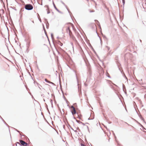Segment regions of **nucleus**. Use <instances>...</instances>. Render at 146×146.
Segmentation results:
<instances>
[{
	"instance_id": "1a4fd4ad",
	"label": "nucleus",
	"mask_w": 146,
	"mask_h": 146,
	"mask_svg": "<svg viewBox=\"0 0 146 146\" xmlns=\"http://www.w3.org/2000/svg\"><path fill=\"white\" fill-rule=\"evenodd\" d=\"M0 117H1V118L2 119L3 121L4 122V123L5 124L7 125V126H8V125L5 122V121H4V119L1 117L0 116Z\"/></svg>"
},
{
	"instance_id": "ddd939ff",
	"label": "nucleus",
	"mask_w": 146,
	"mask_h": 146,
	"mask_svg": "<svg viewBox=\"0 0 146 146\" xmlns=\"http://www.w3.org/2000/svg\"><path fill=\"white\" fill-rule=\"evenodd\" d=\"M122 2L123 3V6L125 3V0H122Z\"/></svg>"
},
{
	"instance_id": "4468645a",
	"label": "nucleus",
	"mask_w": 146,
	"mask_h": 146,
	"mask_svg": "<svg viewBox=\"0 0 146 146\" xmlns=\"http://www.w3.org/2000/svg\"><path fill=\"white\" fill-rule=\"evenodd\" d=\"M51 37L52 39H53V38H54V36H53V34L51 33Z\"/></svg>"
},
{
	"instance_id": "473e14b6",
	"label": "nucleus",
	"mask_w": 146,
	"mask_h": 146,
	"mask_svg": "<svg viewBox=\"0 0 146 146\" xmlns=\"http://www.w3.org/2000/svg\"><path fill=\"white\" fill-rule=\"evenodd\" d=\"M71 128V129H72V130H74V129H73L72 128Z\"/></svg>"
},
{
	"instance_id": "20e7f679",
	"label": "nucleus",
	"mask_w": 146,
	"mask_h": 146,
	"mask_svg": "<svg viewBox=\"0 0 146 146\" xmlns=\"http://www.w3.org/2000/svg\"><path fill=\"white\" fill-rule=\"evenodd\" d=\"M53 5L55 9L58 12L60 13H61V12L57 8V7H56L54 3V2H53Z\"/></svg>"
},
{
	"instance_id": "4be33fe9",
	"label": "nucleus",
	"mask_w": 146,
	"mask_h": 146,
	"mask_svg": "<svg viewBox=\"0 0 146 146\" xmlns=\"http://www.w3.org/2000/svg\"><path fill=\"white\" fill-rule=\"evenodd\" d=\"M16 143L19 144L20 145H21V144H20V143H19L18 142H17Z\"/></svg>"
},
{
	"instance_id": "f3484780",
	"label": "nucleus",
	"mask_w": 146,
	"mask_h": 146,
	"mask_svg": "<svg viewBox=\"0 0 146 146\" xmlns=\"http://www.w3.org/2000/svg\"><path fill=\"white\" fill-rule=\"evenodd\" d=\"M69 33V36H70L71 37V34H72V32L71 31V32H70V33Z\"/></svg>"
},
{
	"instance_id": "6e6552de",
	"label": "nucleus",
	"mask_w": 146,
	"mask_h": 146,
	"mask_svg": "<svg viewBox=\"0 0 146 146\" xmlns=\"http://www.w3.org/2000/svg\"><path fill=\"white\" fill-rule=\"evenodd\" d=\"M58 44L60 45L61 46H62L63 44L60 41H58Z\"/></svg>"
},
{
	"instance_id": "c9c22d12",
	"label": "nucleus",
	"mask_w": 146,
	"mask_h": 146,
	"mask_svg": "<svg viewBox=\"0 0 146 146\" xmlns=\"http://www.w3.org/2000/svg\"><path fill=\"white\" fill-rule=\"evenodd\" d=\"M82 123V124H83V125H84V124L83 123H82H82Z\"/></svg>"
},
{
	"instance_id": "72a5a7b5",
	"label": "nucleus",
	"mask_w": 146,
	"mask_h": 146,
	"mask_svg": "<svg viewBox=\"0 0 146 146\" xmlns=\"http://www.w3.org/2000/svg\"><path fill=\"white\" fill-rule=\"evenodd\" d=\"M32 22H33V23H34V22L33 21H32Z\"/></svg>"
},
{
	"instance_id": "dca6fc26",
	"label": "nucleus",
	"mask_w": 146,
	"mask_h": 146,
	"mask_svg": "<svg viewBox=\"0 0 146 146\" xmlns=\"http://www.w3.org/2000/svg\"><path fill=\"white\" fill-rule=\"evenodd\" d=\"M76 121H77V122L78 123H82V122H80V121L79 120H76Z\"/></svg>"
},
{
	"instance_id": "a211bd4d",
	"label": "nucleus",
	"mask_w": 146,
	"mask_h": 146,
	"mask_svg": "<svg viewBox=\"0 0 146 146\" xmlns=\"http://www.w3.org/2000/svg\"><path fill=\"white\" fill-rule=\"evenodd\" d=\"M27 145L28 144L26 143L25 142V144H24V145H23V146H27Z\"/></svg>"
},
{
	"instance_id": "4c0bfd02",
	"label": "nucleus",
	"mask_w": 146,
	"mask_h": 146,
	"mask_svg": "<svg viewBox=\"0 0 146 146\" xmlns=\"http://www.w3.org/2000/svg\"><path fill=\"white\" fill-rule=\"evenodd\" d=\"M38 87L40 88V87L38 86Z\"/></svg>"
},
{
	"instance_id": "423d86ee",
	"label": "nucleus",
	"mask_w": 146,
	"mask_h": 146,
	"mask_svg": "<svg viewBox=\"0 0 146 146\" xmlns=\"http://www.w3.org/2000/svg\"><path fill=\"white\" fill-rule=\"evenodd\" d=\"M45 81L48 83H50V84H54V83H53L51 82H50L49 81H48L46 79H45Z\"/></svg>"
},
{
	"instance_id": "f257e3e1",
	"label": "nucleus",
	"mask_w": 146,
	"mask_h": 146,
	"mask_svg": "<svg viewBox=\"0 0 146 146\" xmlns=\"http://www.w3.org/2000/svg\"><path fill=\"white\" fill-rule=\"evenodd\" d=\"M21 2L23 3V5H25V8L26 10L29 11L33 9V7L32 4H25L23 1H22Z\"/></svg>"
},
{
	"instance_id": "2eb2a0df",
	"label": "nucleus",
	"mask_w": 146,
	"mask_h": 146,
	"mask_svg": "<svg viewBox=\"0 0 146 146\" xmlns=\"http://www.w3.org/2000/svg\"><path fill=\"white\" fill-rule=\"evenodd\" d=\"M106 47L107 48V49L108 50H110V48L109 47H108V46H106Z\"/></svg>"
},
{
	"instance_id": "412c9836",
	"label": "nucleus",
	"mask_w": 146,
	"mask_h": 146,
	"mask_svg": "<svg viewBox=\"0 0 146 146\" xmlns=\"http://www.w3.org/2000/svg\"><path fill=\"white\" fill-rule=\"evenodd\" d=\"M76 129L77 130H78L79 131H80V129L78 127H77Z\"/></svg>"
},
{
	"instance_id": "ea45409f",
	"label": "nucleus",
	"mask_w": 146,
	"mask_h": 146,
	"mask_svg": "<svg viewBox=\"0 0 146 146\" xmlns=\"http://www.w3.org/2000/svg\"><path fill=\"white\" fill-rule=\"evenodd\" d=\"M96 21L98 22V21L97 20H96Z\"/></svg>"
},
{
	"instance_id": "cd10ccee",
	"label": "nucleus",
	"mask_w": 146,
	"mask_h": 146,
	"mask_svg": "<svg viewBox=\"0 0 146 146\" xmlns=\"http://www.w3.org/2000/svg\"><path fill=\"white\" fill-rule=\"evenodd\" d=\"M107 76L109 78H110V75H109L108 76L107 75Z\"/></svg>"
},
{
	"instance_id": "b1692460",
	"label": "nucleus",
	"mask_w": 146,
	"mask_h": 146,
	"mask_svg": "<svg viewBox=\"0 0 146 146\" xmlns=\"http://www.w3.org/2000/svg\"><path fill=\"white\" fill-rule=\"evenodd\" d=\"M50 13V11H47V13L48 14H49V13Z\"/></svg>"
},
{
	"instance_id": "aec40b11",
	"label": "nucleus",
	"mask_w": 146,
	"mask_h": 146,
	"mask_svg": "<svg viewBox=\"0 0 146 146\" xmlns=\"http://www.w3.org/2000/svg\"><path fill=\"white\" fill-rule=\"evenodd\" d=\"M61 2L64 5H65V4L62 1H61Z\"/></svg>"
},
{
	"instance_id": "39448f33",
	"label": "nucleus",
	"mask_w": 146,
	"mask_h": 146,
	"mask_svg": "<svg viewBox=\"0 0 146 146\" xmlns=\"http://www.w3.org/2000/svg\"><path fill=\"white\" fill-rule=\"evenodd\" d=\"M66 31L67 33H69L71 32V30L70 29V27H68L66 29Z\"/></svg>"
},
{
	"instance_id": "bb28decb",
	"label": "nucleus",
	"mask_w": 146,
	"mask_h": 146,
	"mask_svg": "<svg viewBox=\"0 0 146 146\" xmlns=\"http://www.w3.org/2000/svg\"><path fill=\"white\" fill-rule=\"evenodd\" d=\"M15 129V130H16V131H17V132H19V131L18 130H17V129Z\"/></svg>"
},
{
	"instance_id": "a19ab883",
	"label": "nucleus",
	"mask_w": 146,
	"mask_h": 146,
	"mask_svg": "<svg viewBox=\"0 0 146 146\" xmlns=\"http://www.w3.org/2000/svg\"><path fill=\"white\" fill-rule=\"evenodd\" d=\"M0 54L1 55V53H0Z\"/></svg>"
},
{
	"instance_id": "9d476101",
	"label": "nucleus",
	"mask_w": 146,
	"mask_h": 146,
	"mask_svg": "<svg viewBox=\"0 0 146 146\" xmlns=\"http://www.w3.org/2000/svg\"><path fill=\"white\" fill-rule=\"evenodd\" d=\"M49 24L48 21L47 22V23H46V27L47 29H48L49 27Z\"/></svg>"
},
{
	"instance_id": "c756f323",
	"label": "nucleus",
	"mask_w": 146,
	"mask_h": 146,
	"mask_svg": "<svg viewBox=\"0 0 146 146\" xmlns=\"http://www.w3.org/2000/svg\"><path fill=\"white\" fill-rule=\"evenodd\" d=\"M87 128L88 129V130H89V128H88V126H87Z\"/></svg>"
},
{
	"instance_id": "f704fd0d",
	"label": "nucleus",
	"mask_w": 146,
	"mask_h": 146,
	"mask_svg": "<svg viewBox=\"0 0 146 146\" xmlns=\"http://www.w3.org/2000/svg\"><path fill=\"white\" fill-rule=\"evenodd\" d=\"M140 41L141 42V40H140Z\"/></svg>"
},
{
	"instance_id": "6ab92c4d",
	"label": "nucleus",
	"mask_w": 146,
	"mask_h": 146,
	"mask_svg": "<svg viewBox=\"0 0 146 146\" xmlns=\"http://www.w3.org/2000/svg\"><path fill=\"white\" fill-rule=\"evenodd\" d=\"M111 54V53L110 52V51L108 52V55H109Z\"/></svg>"
},
{
	"instance_id": "9b49d317",
	"label": "nucleus",
	"mask_w": 146,
	"mask_h": 146,
	"mask_svg": "<svg viewBox=\"0 0 146 146\" xmlns=\"http://www.w3.org/2000/svg\"><path fill=\"white\" fill-rule=\"evenodd\" d=\"M44 32H45V35H46L47 36V33H46V30L44 28Z\"/></svg>"
},
{
	"instance_id": "0eeeda50",
	"label": "nucleus",
	"mask_w": 146,
	"mask_h": 146,
	"mask_svg": "<svg viewBox=\"0 0 146 146\" xmlns=\"http://www.w3.org/2000/svg\"><path fill=\"white\" fill-rule=\"evenodd\" d=\"M76 80H77V83H78V84L77 85H78V90H80V86H79V84L78 83V78H77L76 74Z\"/></svg>"
},
{
	"instance_id": "2f4dec72",
	"label": "nucleus",
	"mask_w": 146,
	"mask_h": 146,
	"mask_svg": "<svg viewBox=\"0 0 146 146\" xmlns=\"http://www.w3.org/2000/svg\"><path fill=\"white\" fill-rule=\"evenodd\" d=\"M71 128V129H72V130H74V129H73L72 128Z\"/></svg>"
},
{
	"instance_id": "58836bf2",
	"label": "nucleus",
	"mask_w": 146,
	"mask_h": 146,
	"mask_svg": "<svg viewBox=\"0 0 146 146\" xmlns=\"http://www.w3.org/2000/svg\"><path fill=\"white\" fill-rule=\"evenodd\" d=\"M44 101H45V100H44Z\"/></svg>"
},
{
	"instance_id": "393cba45",
	"label": "nucleus",
	"mask_w": 146,
	"mask_h": 146,
	"mask_svg": "<svg viewBox=\"0 0 146 146\" xmlns=\"http://www.w3.org/2000/svg\"><path fill=\"white\" fill-rule=\"evenodd\" d=\"M81 146H85L84 145V144H81Z\"/></svg>"
},
{
	"instance_id": "c85d7f7f",
	"label": "nucleus",
	"mask_w": 146,
	"mask_h": 146,
	"mask_svg": "<svg viewBox=\"0 0 146 146\" xmlns=\"http://www.w3.org/2000/svg\"><path fill=\"white\" fill-rule=\"evenodd\" d=\"M74 131L76 133L77 132V131L76 130H74Z\"/></svg>"
},
{
	"instance_id": "7ed1b4c3",
	"label": "nucleus",
	"mask_w": 146,
	"mask_h": 146,
	"mask_svg": "<svg viewBox=\"0 0 146 146\" xmlns=\"http://www.w3.org/2000/svg\"><path fill=\"white\" fill-rule=\"evenodd\" d=\"M19 141L21 143V145H24V144H25V141L21 140H20Z\"/></svg>"
},
{
	"instance_id": "5701e85b",
	"label": "nucleus",
	"mask_w": 146,
	"mask_h": 146,
	"mask_svg": "<svg viewBox=\"0 0 146 146\" xmlns=\"http://www.w3.org/2000/svg\"><path fill=\"white\" fill-rule=\"evenodd\" d=\"M142 120H144V119L143 118L142 116H141H141H140V117Z\"/></svg>"
},
{
	"instance_id": "a878e982",
	"label": "nucleus",
	"mask_w": 146,
	"mask_h": 146,
	"mask_svg": "<svg viewBox=\"0 0 146 146\" xmlns=\"http://www.w3.org/2000/svg\"><path fill=\"white\" fill-rule=\"evenodd\" d=\"M50 102H51V103H52V100L51 99V100H50Z\"/></svg>"
},
{
	"instance_id": "7c9ffc66",
	"label": "nucleus",
	"mask_w": 146,
	"mask_h": 146,
	"mask_svg": "<svg viewBox=\"0 0 146 146\" xmlns=\"http://www.w3.org/2000/svg\"><path fill=\"white\" fill-rule=\"evenodd\" d=\"M71 25H72V27H73V25L72 24Z\"/></svg>"
},
{
	"instance_id": "f03ea898",
	"label": "nucleus",
	"mask_w": 146,
	"mask_h": 146,
	"mask_svg": "<svg viewBox=\"0 0 146 146\" xmlns=\"http://www.w3.org/2000/svg\"><path fill=\"white\" fill-rule=\"evenodd\" d=\"M70 108L73 109V110L71 111V112L72 114L73 115H74L76 113L75 109L73 106H72Z\"/></svg>"
},
{
	"instance_id": "e433bc0d",
	"label": "nucleus",
	"mask_w": 146,
	"mask_h": 146,
	"mask_svg": "<svg viewBox=\"0 0 146 146\" xmlns=\"http://www.w3.org/2000/svg\"><path fill=\"white\" fill-rule=\"evenodd\" d=\"M88 120H89V119H90V118H88Z\"/></svg>"
},
{
	"instance_id": "f8f14e48",
	"label": "nucleus",
	"mask_w": 146,
	"mask_h": 146,
	"mask_svg": "<svg viewBox=\"0 0 146 146\" xmlns=\"http://www.w3.org/2000/svg\"><path fill=\"white\" fill-rule=\"evenodd\" d=\"M64 6H65V7H66V8L67 9V10L68 11V12H69V13H70V11L68 9L67 6L66 5H64Z\"/></svg>"
}]
</instances>
